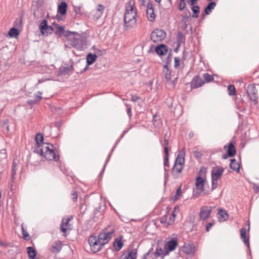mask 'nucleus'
Returning a JSON list of instances; mask_svg holds the SVG:
<instances>
[{
  "instance_id": "473e14b6",
  "label": "nucleus",
  "mask_w": 259,
  "mask_h": 259,
  "mask_svg": "<svg viewBox=\"0 0 259 259\" xmlns=\"http://www.w3.org/2000/svg\"><path fill=\"white\" fill-rule=\"evenodd\" d=\"M102 207H104V206H102L100 204L99 206L96 207L94 209L93 217V220L94 222H96L97 219L100 214H101V212L103 211V210H102Z\"/></svg>"
},
{
  "instance_id": "5701e85b",
  "label": "nucleus",
  "mask_w": 259,
  "mask_h": 259,
  "mask_svg": "<svg viewBox=\"0 0 259 259\" xmlns=\"http://www.w3.org/2000/svg\"><path fill=\"white\" fill-rule=\"evenodd\" d=\"M195 247L193 243H189L183 246V251L187 255L193 254L195 251Z\"/></svg>"
},
{
  "instance_id": "393cba45",
  "label": "nucleus",
  "mask_w": 259,
  "mask_h": 259,
  "mask_svg": "<svg viewBox=\"0 0 259 259\" xmlns=\"http://www.w3.org/2000/svg\"><path fill=\"white\" fill-rule=\"evenodd\" d=\"M168 157H169V154H164V180H165V183H166V181L168 179V173L167 169L166 168V167H169V163L168 161Z\"/></svg>"
},
{
  "instance_id": "79ce46f5",
  "label": "nucleus",
  "mask_w": 259,
  "mask_h": 259,
  "mask_svg": "<svg viewBox=\"0 0 259 259\" xmlns=\"http://www.w3.org/2000/svg\"><path fill=\"white\" fill-rule=\"evenodd\" d=\"M49 25H48L47 21L45 19H44L39 26V29L42 34H45V29Z\"/></svg>"
},
{
  "instance_id": "37998d69",
  "label": "nucleus",
  "mask_w": 259,
  "mask_h": 259,
  "mask_svg": "<svg viewBox=\"0 0 259 259\" xmlns=\"http://www.w3.org/2000/svg\"><path fill=\"white\" fill-rule=\"evenodd\" d=\"M203 77L204 78L203 81H204V83L205 82H211L214 79L213 76L207 73H204L203 74Z\"/></svg>"
},
{
  "instance_id": "1a4fd4ad",
  "label": "nucleus",
  "mask_w": 259,
  "mask_h": 259,
  "mask_svg": "<svg viewBox=\"0 0 259 259\" xmlns=\"http://www.w3.org/2000/svg\"><path fill=\"white\" fill-rule=\"evenodd\" d=\"M178 245V239L177 238H171L164 246L163 255H166L169 254V252L175 250Z\"/></svg>"
},
{
  "instance_id": "052dcab7",
  "label": "nucleus",
  "mask_w": 259,
  "mask_h": 259,
  "mask_svg": "<svg viewBox=\"0 0 259 259\" xmlns=\"http://www.w3.org/2000/svg\"><path fill=\"white\" fill-rule=\"evenodd\" d=\"M180 64V59L179 57H175V64H174L175 68H177L178 66H179Z\"/></svg>"
},
{
  "instance_id": "0eeeda50",
  "label": "nucleus",
  "mask_w": 259,
  "mask_h": 259,
  "mask_svg": "<svg viewBox=\"0 0 259 259\" xmlns=\"http://www.w3.org/2000/svg\"><path fill=\"white\" fill-rule=\"evenodd\" d=\"M166 37V33L162 29H156L150 35L151 39L155 43L162 41Z\"/></svg>"
},
{
  "instance_id": "864d4df0",
  "label": "nucleus",
  "mask_w": 259,
  "mask_h": 259,
  "mask_svg": "<svg viewBox=\"0 0 259 259\" xmlns=\"http://www.w3.org/2000/svg\"><path fill=\"white\" fill-rule=\"evenodd\" d=\"M71 199L73 202H75L77 200L78 195L75 191H72L71 194Z\"/></svg>"
},
{
  "instance_id": "c85d7f7f",
  "label": "nucleus",
  "mask_w": 259,
  "mask_h": 259,
  "mask_svg": "<svg viewBox=\"0 0 259 259\" xmlns=\"http://www.w3.org/2000/svg\"><path fill=\"white\" fill-rule=\"evenodd\" d=\"M184 10L183 13L181 15L182 22L183 23H186L189 22V20L191 16V13L190 10L186 8Z\"/></svg>"
},
{
  "instance_id": "a211bd4d",
  "label": "nucleus",
  "mask_w": 259,
  "mask_h": 259,
  "mask_svg": "<svg viewBox=\"0 0 259 259\" xmlns=\"http://www.w3.org/2000/svg\"><path fill=\"white\" fill-rule=\"evenodd\" d=\"M240 237L243 241L244 244L247 246L249 251L250 252L249 245V236L246 234V229L245 228H242L240 230Z\"/></svg>"
},
{
  "instance_id": "e433bc0d",
  "label": "nucleus",
  "mask_w": 259,
  "mask_h": 259,
  "mask_svg": "<svg viewBox=\"0 0 259 259\" xmlns=\"http://www.w3.org/2000/svg\"><path fill=\"white\" fill-rule=\"evenodd\" d=\"M153 124L155 127H159L161 124L160 118L157 114H153L152 118Z\"/></svg>"
},
{
  "instance_id": "cd10ccee",
  "label": "nucleus",
  "mask_w": 259,
  "mask_h": 259,
  "mask_svg": "<svg viewBox=\"0 0 259 259\" xmlns=\"http://www.w3.org/2000/svg\"><path fill=\"white\" fill-rule=\"evenodd\" d=\"M122 238V236L116 238L113 243V246L114 247L115 250L116 251H119L123 245V244L121 241Z\"/></svg>"
},
{
  "instance_id": "7ed1b4c3",
  "label": "nucleus",
  "mask_w": 259,
  "mask_h": 259,
  "mask_svg": "<svg viewBox=\"0 0 259 259\" xmlns=\"http://www.w3.org/2000/svg\"><path fill=\"white\" fill-rule=\"evenodd\" d=\"M205 170H204V167H201L197 172L196 178L195 186L196 188L203 193L205 195L210 194V191L204 189V184L206 181Z\"/></svg>"
},
{
  "instance_id": "3c124183",
  "label": "nucleus",
  "mask_w": 259,
  "mask_h": 259,
  "mask_svg": "<svg viewBox=\"0 0 259 259\" xmlns=\"http://www.w3.org/2000/svg\"><path fill=\"white\" fill-rule=\"evenodd\" d=\"M73 8H74V11H75V13L77 15L78 14L80 16L82 14H83V11L81 7L73 6Z\"/></svg>"
},
{
  "instance_id": "4c0bfd02",
  "label": "nucleus",
  "mask_w": 259,
  "mask_h": 259,
  "mask_svg": "<svg viewBox=\"0 0 259 259\" xmlns=\"http://www.w3.org/2000/svg\"><path fill=\"white\" fill-rule=\"evenodd\" d=\"M19 33V31L15 27L11 28L8 32L9 35L11 37H17Z\"/></svg>"
},
{
  "instance_id": "423d86ee",
  "label": "nucleus",
  "mask_w": 259,
  "mask_h": 259,
  "mask_svg": "<svg viewBox=\"0 0 259 259\" xmlns=\"http://www.w3.org/2000/svg\"><path fill=\"white\" fill-rule=\"evenodd\" d=\"M255 85V83L248 84L246 88V93L249 99L253 102L254 105H256L258 104V100L257 91Z\"/></svg>"
},
{
  "instance_id": "b1692460",
  "label": "nucleus",
  "mask_w": 259,
  "mask_h": 259,
  "mask_svg": "<svg viewBox=\"0 0 259 259\" xmlns=\"http://www.w3.org/2000/svg\"><path fill=\"white\" fill-rule=\"evenodd\" d=\"M62 242L58 240L54 242L50 248V251L52 252L57 253L60 251L62 249Z\"/></svg>"
},
{
  "instance_id": "c9c22d12",
  "label": "nucleus",
  "mask_w": 259,
  "mask_h": 259,
  "mask_svg": "<svg viewBox=\"0 0 259 259\" xmlns=\"http://www.w3.org/2000/svg\"><path fill=\"white\" fill-rule=\"evenodd\" d=\"M192 6L191 10L193 12L192 17L193 18H197L198 17L200 11V8L199 6H195V5Z\"/></svg>"
},
{
  "instance_id": "dca6fc26",
  "label": "nucleus",
  "mask_w": 259,
  "mask_h": 259,
  "mask_svg": "<svg viewBox=\"0 0 259 259\" xmlns=\"http://www.w3.org/2000/svg\"><path fill=\"white\" fill-rule=\"evenodd\" d=\"M235 144V142L232 141L228 145L224 146V149H227V153H228V156H229L230 157H232L236 154V150Z\"/></svg>"
},
{
  "instance_id": "9d476101",
  "label": "nucleus",
  "mask_w": 259,
  "mask_h": 259,
  "mask_svg": "<svg viewBox=\"0 0 259 259\" xmlns=\"http://www.w3.org/2000/svg\"><path fill=\"white\" fill-rule=\"evenodd\" d=\"M97 56L95 54L89 53L87 56V65L82 70H77V73H82L87 70L89 66L93 64L97 60Z\"/></svg>"
},
{
  "instance_id": "2f4dec72",
  "label": "nucleus",
  "mask_w": 259,
  "mask_h": 259,
  "mask_svg": "<svg viewBox=\"0 0 259 259\" xmlns=\"http://www.w3.org/2000/svg\"><path fill=\"white\" fill-rule=\"evenodd\" d=\"M177 45L180 47L182 44H185L186 41L185 36L181 32H179L177 35Z\"/></svg>"
},
{
  "instance_id": "bf43d9fd",
  "label": "nucleus",
  "mask_w": 259,
  "mask_h": 259,
  "mask_svg": "<svg viewBox=\"0 0 259 259\" xmlns=\"http://www.w3.org/2000/svg\"><path fill=\"white\" fill-rule=\"evenodd\" d=\"M22 25V17L20 20H17L15 21V25L17 27H21Z\"/></svg>"
},
{
  "instance_id": "f03ea898",
  "label": "nucleus",
  "mask_w": 259,
  "mask_h": 259,
  "mask_svg": "<svg viewBox=\"0 0 259 259\" xmlns=\"http://www.w3.org/2000/svg\"><path fill=\"white\" fill-rule=\"evenodd\" d=\"M129 4L131 6V9L130 10L126 9L124 14V30H126L129 28H134L136 26L137 9L134 7V3L132 5L131 2H130Z\"/></svg>"
},
{
  "instance_id": "6e6552de",
  "label": "nucleus",
  "mask_w": 259,
  "mask_h": 259,
  "mask_svg": "<svg viewBox=\"0 0 259 259\" xmlns=\"http://www.w3.org/2000/svg\"><path fill=\"white\" fill-rule=\"evenodd\" d=\"M212 207L210 206L204 205L200 208L199 213V220L204 222L210 217Z\"/></svg>"
},
{
  "instance_id": "58836bf2",
  "label": "nucleus",
  "mask_w": 259,
  "mask_h": 259,
  "mask_svg": "<svg viewBox=\"0 0 259 259\" xmlns=\"http://www.w3.org/2000/svg\"><path fill=\"white\" fill-rule=\"evenodd\" d=\"M164 138V141L163 145L164 148V153L169 154V140L167 138V135H165Z\"/></svg>"
},
{
  "instance_id": "a18cd8bd",
  "label": "nucleus",
  "mask_w": 259,
  "mask_h": 259,
  "mask_svg": "<svg viewBox=\"0 0 259 259\" xmlns=\"http://www.w3.org/2000/svg\"><path fill=\"white\" fill-rule=\"evenodd\" d=\"M211 188L210 190H208V191H210V193L214 190L215 189H216L218 185V180H215V179L211 178Z\"/></svg>"
},
{
  "instance_id": "338daca9",
  "label": "nucleus",
  "mask_w": 259,
  "mask_h": 259,
  "mask_svg": "<svg viewBox=\"0 0 259 259\" xmlns=\"http://www.w3.org/2000/svg\"><path fill=\"white\" fill-rule=\"evenodd\" d=\"M198 0H190L189 1H188V4H190L191 6H193L195 4H196L198 2Z\"/></svg>"
},
{
  "instance_id": "a878e982",
  "label": "nucleus",
  "mask_w": 259,
  "mask_h": 259,
  "mask_svg": "<svg viewBox=\"0 0 259 259\" xmlns=\"http://www.w3.org/2000/svg\"><path fill=\"white\" fill-rule=\"evenodd\" d=\"M67 11V4L65 2H62L58 6L57 12L61 15H65Z\"/></svg>"
},
{
  "instance_id": "20e7f679",
  "label": "nucleus",
  "mask_w": 259,
  "mask_h": 259,
  "mask_svg": "<svg viewBox=\"0 0 259 259\" xmlns=\"http://www.w3.org/2000/svg\"><path fill=\"white\" fill-rule=\"evenodd\" d=\"M115 232V230L112 229L110 230H108V228H105L100 231L99 235L97 236L100 241L103 243V246L106 243H108L113 237V235Z\"/></svg>"
},
{
  "instance_id": "49530a36",
  "label": "nucleus",
  "mask_w": 259,
  "mask_h": 259,
  "mask_svg": "<svg viewBox=\"0 0 259 259\" xmlns=\"http://www.w3.org/2000/svg\"><path fill=\"white\" fill-rule=\"evenodd\" d=\"M163 252L162 249L161 248H159L158 246H157L156 248V250L154 252L153 254L155 257H158L160 256L161 254L163 255V257L164 256L163 255Z\"/></svg>"
},
{
  "instance_id": "ea45409f",
  "label": "nucleus",
  "mask_w": 259,
  "mask_h": 259,
  "mask_svg": "<svg viewBox=\"0 0 259 259\" xmlns=\"http://www.w3.org/2000/svg\"><path fill=\"white\" fill-rule=\"evenodd\" d=\"M35 140L38 146H40L43 143L44 136L40 133H37L35 136Z\"/></svg>"
},
{
  "instance_id": "4468645a",
  "label": "nucleus",
  "mask_w": 259,
  "mask_h": 259,
  "mask_svg": "<svg viewBox=\"0 0 259 259\" xmlns=\"http://www.w3.org/2000/svg\"><path fill=\"white\" fill-rule=\"evenodd\" d=\"M191 84V89H195L201 87L204 84V81L199 75H195L193 77Z\"/></svg>"
},
{
  "instance_id": "2eb2a0df",
  "label": "nucleus",
  "mask_w": 259,
  "mask_h": 259,
  "mask_svg": "<svg viewBox=\"0 0 259 259\" xmlns=\"http://www.w3.org/2000/svg\"><path fill=\"white\" fill-rule=\"evenodd\" d=\"M72 216H69L67 219L63 218L60 225V231L64 233L63 236L66 237L67 236L66 232L68 228L69 222L72 220Z\"/></svg>"
},
{
  "instance_id": "69168bd1",
  "label": "nucleus",
  "mask_w": 259,
  "mask_h": 259,
  "mask_svg": "<svg viewBox=\"0 0 259 259\" xmlns=\"http://www.w3.org/2000/svg\"><path fill=\"white\" fill-rule=\"evenodd\" d=\"M104 10V7L103 5L99 4L98 5V8H97V11L102 14Z\"/></svg>"
},
{
  "instance_id": "8fccbe9b",
  "label": "nucleus",
  "mask_w": 259,
  "mask_h": 259,
  "mask_svg": "<svg viewBox=\"0 0 259 259\" xmlns=\"http://www.w3.org/2000/svg\"><path fill=\"white\" fill-rule=\"evenodd\" d=\"M22 234L23 235V238L27 241H28L30 239V237L28 233L24 230V227L22 226Z\"/></svg>"
},
{
  "instance_id": "ddd939ff",
  "label": "nucleus",
  "mask_w": 259,
  "mask_h": 259,
  "mask_svg": "<svg viewBox=\"0 0 259 259\" xmlns=\"http://www.w3.org/2000/svg\"><path fill=\"white\" fill-rule=\"evenodd\" d=\"M224 169L223 167L217 166L212 168L211 172V178L219 180L223 175Z\"/></svg>"
},
{
  "instance_id": "680f3d73",
  "label": "nucleus",
  "mask_w": 259,
  "mask_h": 259,
  "mask_svg": "<svg viewBox=\"0 0 259 259\" xmlns=\"http://www.w3.org/2000/svg\"><path fill=\"white\" fill-rule=\"evenodd\" d=\"M179 207L178 206H176L175 207H174V210L172 212V217H174V218H175L176 217V213L179 212Z\"/></svg>"
},
{
  "instance_id": "4be33fe9",
  "label": "nucleus",
  "mask_w": 259,
  "mask_h": 259,
  "mask_svg": "<svg viewBox=\"0 0 259 259\" xmlns=\"http://www.w3.org/2000/svg\"><path fill=\"white\" fill-rule=\"evenodd\" d=\"M155 51L159 56H164L168 52V47L164 44H160L155 48Z\"/></svg>"
},
{
  "instance_id": "7c9ffc66",
  "label": "nucleus",
  "mask_w": 259,
  "mask_h": 259,
  "mask_svg": "<svg viewBox=\"0 0 259 259\" xmlns=\"http://www.w3.org/2000/svg\"><path fill=\"white\" fill-rule=\"evenodd\" d=\"M230 167L236 172H239L240 166V164L237 162L235 159H231L230 160Z\"/></svg>"
},
{
  "instance_id": "a19ab883",
  "label": "nucleus",
  "mask_w": 259,
  "mask_h": 259,
  "mask_svg": "<svg viewBox=\"0 0 259 259\" xmlns=\"http://www.w3.org/2000/svg\"><path fill=\"white\" fill-rule=\"evenodd\" d=\"M182 185L177 189L176 193L174 196H171V199L173 201H177L179 199L180 196L182 194Z\"/></svg>"
},
{
  "instance_id": "09e8293b",
  "label": "nucleus",
  "mask_w": 259,
  "mask_h": 259,
  "mask_svg": "<svg viewBox=\"0 0 259 259\" xmlns=\"http://www.w3.org/2000/svg\"><path fill=\"white\" fill-rule=\"evenodd\" d=\"M186 7L185 0H181L178 6V9L180 11H183L185 10Z\"/></svg>"
},
{
  "instance_id": "c756f323",
  "label": "nucleus",
  "mask_w": 259,
  "mask_h": 259,
  "mask_svg": "<svg viewBox=\"0 0 259 259\" xmlns=\"http://www.w3.org/2000/svg\"><path fill=\"white\" fill-rule=\"evenodd\" d=\"M53 24L57 28L55 32V34H57L58 36L60 37L62 36L64 37V34H65L66 31L65 30L64 26H60L57 24H55V23H54Z\"/></svg>"
},
{
  "instance_id": "c03bdc74",
  "label": "nucleus",
  "mask_w": 259,
  "mask_h": 259,
  "mask_svg": "<svg viewBox=\"0 0 259 259\" xmlns=\"http://www.w3.org/2000/svg\"><path fill=\"white\" fill-rule=\"evenodd\" d=\"M228 94L230 96L235 95L236 93V90L234 85L230 84L228 86Z\"/></svg>"
},
{
  "instance_id": "f8f14e48",
  "label": "nucleus",
  "mask_w": 259,
  "mask_h": 259,
  "mask_svg": "<svg viewBox=\"0 0 259 259\" xmlns=\"http://www.w3.org/2000/svg\"><path fill=\"white\" fill-rule=\"evenodd\" d=\"M146 15L149 21L153 22L155 20L156 15L154 13V7L151 2H149L147 4Z\"/></svg>"
},
{
  "instance_id": "774afa93",
  "label": "nucleus",
  "mask_w": 259,
  "mask_h": 259,
  "mask_svg": "<svg viewBox=\"0 0 259 259\" xmlns=\"http://www.w3.org/2000/svg\"><path fill=\"white\" fill-rule=\"evenodd\" d=\"M42 99V97L41 96L38 95L37 94L35 96V100L38 102V103L39 102L40 100Z\"/></svg>"
},
{
  "instance_id": "412c9836",
  "label": "nucleus",
  "mask_w": 259,
  "mask_h": 259,
  "mask_svg": "<svg viewBox=\"0 0 259 259\" xmlns=\"http://www.w3.org/2000/svg\"><path fill=\"white\" fill-rule=\"evenodd\" d=\"M185 153L186 150L185 148L182 149L178 154L174 163L180 164V165L184 166V164L185 163Z\"/></svg>"
},
{
  "instance_id": "9b49d317",
  "label": "nucleus",
  "mask_w": 259,
  "mask_h": 259,
  "mask_svg": "<svg viewBox=\"0 0 259 259\" xmlns=\"http://www.w3.org/2000/svg\"><path fill=\"white\" fill-rule=\"evenodd\" d=\"M183 168V166L174 163L171 170V175L174 179H178L181 178V175Z\"/></svg>"
},
{
  "instance_id": "bb28decb",
  "label": "nucleus",
  "mask_w": 259,
  "mask_h": 259,
  "mask_svg": "<svg viewBox=\"0 0 259 259\" xmlns=\"http://www.w3.org/2000/svg\"><path fill=\"white\" fill-rule=\"evenodd\" d=\"M137 250L136 249H129L127 251V254L124 255L125 259H136Z\"/></svg>"
},
{
  "instance_id": "f3484780",
  "label": "nucleus",
  "mask_w": 259,
  "mask_h": 259,
  "mask_svg": "<svg viewBox=\"0 0 259 259\" xmlns=\"http://www.w3.org/2000/svg\"><path fill=\"white\" fill-rule=\"evenodd\" d=\"M44 157L47 160L58 161L60 159L59 155L56 154L53 149L48 152H45Z\"/></svg>"
},
{
  "instance_id": "f257e3e1",
  "label": "nucleus",
  "mask_w": 259,
  "mask_h": 259,
  "mask_svg": "<svg viewBox=\"0 0 259 259\" xmlns=\"http://www.w3.org/2000/svg\"><path fill=\"white\" fill-rule=\"evenodd\" d=\"M64 37L68 41V45L73 48L81 50L85 45V36L78 32L67 30L64 34Z\"/></svg>"
},
{
  "instance_id": "4d7b16f0",
  "label": "nucleus",
  "mask_w": 259,
  "mask_h": 259,
  "mask_svg": "<svg viewBox=\"0 0 259 259\" xmlns=\"http://www.w3.org/2000/svg\"><path fill=\"white\" fill-rule=\"evenodd\" d=\"M214 224V222L213 221L212 222L208 223L206 224L205 228H206V231L207 232H209L210 229L212 227V226H213Z\"/></svg>"
},
{
  "instance_id": "aec40b11",
  "label": "nucleus",
  "mask_w": 259,
  "mask_h": 259,
  "mask_svg": "<svg viewBox=\"0 0 259 259\" xmlns=\"http://www.w3.org/2000/svg\"><path fill=\"white\" fill-rule=\"evenodd\" d=\"M73 62H71L70 66H62L59 68L58 72V75H66L69 74V72H72L73 70Z\"/></svg>"
},
{
  "instance_id": "0e129e2a",
  "label": "nucleus",
  "mask_w": 259,
  "mask_h": 259,
  "mask_svg": "<svg viewBox=\"0 0 259 259\" xmlns=\"http://www.w3.org/2000/svg\"><path fill=\"white\" fill-rule=\"evenodd\" d=\"M140 99V97L137 96V95H132L131 101H132L134 102H136L138 100Z\"/></svg>"
},
{
  "instance_id": "de8ad7c7",
  "label": "nucleus",
  "mask_w": 259,
  "mask_h": 259,
  "mask_svg": "<svg viewBox=\"0 0 259 259\" xmlns=\"http://www.w3.org/2000/svg\"><path fill=\"white\" fill-rule=\"evenodd\" d=\"M218 214L221 216V218L224 219L225 220H226L228 218V214L227 212L222 209H220L219 211L218 212Z\"/></svg>"
},
{
  "instance_id": "f704fd0d",
  "label": "nucleus",
  "mask_w": 259,
  "mask_h": 259,
  "mask_svg": "<svg viewBox=\"0 0 259 259\" xmlns=\"http://www.w3.org/2000/svg\"><path fill=\"white\" fill-rule=\"evenodd\" d=\"M28 257L30 259H34L36 255V250L33 247H28L26 248Z\"/></svg>"
},
{
  "instance_id": "e2e57ef3",
  "label": "nucleus",
  "mask_w": 259,
  "mask_h": 259,
  "mask_svg": "<svg viewBox=\"0 0 259 259\" xmlns=\"http://www.w3.org/2000/svg\"><path fill=\"white\" fill-rule=\"evenodd\" d=\"M126 106H127V113L128 116L130 118L132 115V108H131V106H129L127 104H126Z\"/></svg>"
},
{
  "instance_id": "6e6d98bb",
  "label": "nucleus",
  "mask_w": 259,
  "mask_h": 259,
  "mask_svg": "<svg viewBox=\"0 0 259 259\" xmlns=\"http://www.w3.org/2000/svg\"><path fill=\"white\" fill-rule=\"evenodd\" d=\"M27 103L30 106H34V105L38 104V102L35 100V99H28L27 101Z\"/></svg>"
},
{
  "instance_id": "72a5a7b5",
  "label": "nucleus",
  "mask_w": 259,
  "mask_h": 259,
  "mask_svg": "<svg viewBox=\"0 0 259 259\" xmlns=\"http://www.w3.org/2000/svg\"><path fill=\"white\" fill-rule=\"evenodd\" d=\"M217 5V3L215 2H210L205 7L204 12L205 14H209L214 9L215 7Z\"/></svg>"
},
{
  "instance_id": "603ef678",
  "label": "nucleus",
  "mask_w": 259,
  "mask_h": 259,
  "mask_svg": "<svg viewBox=\"0 0 259 259\" xmlns=\"http://www.w3.org/2000/svg\"><path fill=\"white\" fill-rule=\"evenodd\" d=\"M53 31V28L51 26H48L45 29V34L47 36L51 34Z\"/></svg>"
},
{
  "instance_id": "39448f33",
  "label": "nucleus",
  "mask_w": 259,
  "mask_h": 259,
  "mask_svg": "<svg viewBox=\"0 0 259 259\" xmlns=\"http://www.w3.org/2000/svg\"><path fill=\"white\" fill-rule=\"evenodd\" d=\"M88 242L90 246L91 251L95 253L100 251L103 247L102 243L97 236L91 235L88 239Z\"/></svg>"
},
{
  "instance_id": "6ab92c4d",
  "label": "nucleus",
  "mask_w": 259,
  "mask_h": 259,
  "mask_svg": "<svg viewBox=\"0 0 259 259\" xmlns=\"http://www.w3.org/2000/svg\"><path fill=\"white\" fill-rule=\"evenodd\" d=\"M170 54L167 57V61L166 62V64L163 65L162 73L164 76V77L167 81L170 80L171 79V70L168 67V59L169 58Z\"/></svg>"
},
{
  "instance_id": "13d9d810",
  "label": "nucleus",
  "mask_w": 259,
  "mask_h": 259,
  "mask_svg": "<svg viewBox=\"0 0 259 259\" xmlns=\"http://www.w3.org/2000/svg\"><path fill=\"white\" fill-rule=\"evenodd\" d=\"M127 131H128V130H126V131H124L123 132L122 135L120 136V138L116 141L115 145L114 146V147L112 149V151L114 150V149L115 148V146L117 145V144L120 142L121 139H122L123 137V136H124V135L127 132Z\"/></svg>"
},
{
  "instance_id": "5fc2aeb1",
  "label": "nucleus",
  "mask_w": 259,
  "mask_h": 259,
  "mask_svg": "<svg viewBox=\"0 0 259 259\" xmlns=\"http://www.w3.org/2000/svg\"><path fill=\"white\" fill-rule=\"evenodd\" d=\"M16 167L14 162H13L12 166V173L11 177L12 179H13L14 178V176L16 175Z\"/></svg>"
}]
</instances>
